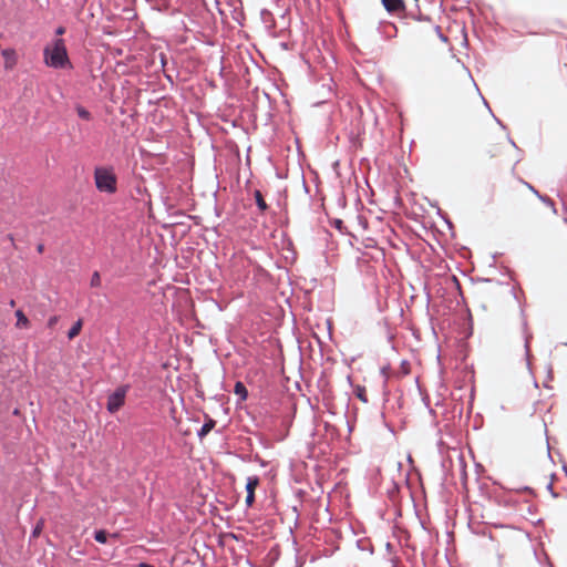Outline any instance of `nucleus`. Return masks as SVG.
<instances>
[{"instance_id":"nucleus-7","label":"nucleus","mask_w":567,"mask_h":567,"mask_svg":"<svg viewBox=\"0 0 567 567\" xmlns=\"http://www.w3.org/2000/svg\"><path fill=\"white\" fill-rule=\"evenodd\" d=\"M2 56L4 58V68L7 70H11L17 64V53L14 49H4L2 51Z\"/></svg>"},{"instance_id":"nucleus-9","label":"nucleus","mask_w":567,"mask_h":567,"mask_svg":"<svg viewBox=\"0 0 567 567\" xmlns=\"http://www.w3.org/2000/svg\"><path fill=\"white\" fill-rule=\"evenodd\" d=\"M216 425L215 420L207 417L206 422L198 432L200 439L205 437Z\"/></svg>"},{"instance_id":"nucleus-5","label":"nucleus","mask_w":567,"mask_h":567,"mask_svg":"<svg viewBox=\"0 0 567 567\" xmlns=\"http://www.w3.org/2000/svg\"><path fill=\"white\" fill-rule=\"evenodd\" d=\"M381 2L389 13L398 16L405 13L406 7L404 0H381Z\"/></svg>"},{"instance_id":"nucleus-10","label":"nucleus","mask_w":567,"mask_h":567,"mask_svg":"<svg viewBox=\"0 0 567 567\" xmlns=\"http://www.w3.org/2000/svg\"><path fill=\"white\" fill-rule=\"evenodd\" d=\"M234 393L239 396L241 401L247 399L248 392L245 384L240 381L236 382L234 388Z\"/></svg>"},{"instance_id":"nucleus-23","label":"nucleus","mask_w":567,"mask_h":567,"mask_svg":"<svg viewBox=\"0 0 567 567\" xmlns=\"http://www.w3.org/2000/svg\"><path fill=\"white\" fill-rule=\"evenodd\" d=\"M9 305H10L11 307H14V306H16V301H14L13 299H11V300H10V302H9Z\"/></svg>"},{"instance_id":"nucleus-11","label":"nucleus","mask_w":567,"mask_h":567,"mask_svg":"<svg viewBox=\"0 0 567 567\" xmlns=\"http://www.w3.org/2000/svg\"><path fill=\"white\" fill-rule=\"evenodd\" d=\"M254 197H255V200H256V204H257V206H258L259 210H260V212H262V213H264L265 210H267L268 205H267V203L265 202V199H264V196H262L261 192H260V190H258V189H256V190H255V193H254Z\"/></svg>"},{"instance_id":"nucleus-16","label":"nucleus","mask_w":567,"mask_h":567,"mask_svg":"<svg viewBox=\"0 0 567 567\" xmlns=\"http://www.w3.org/2000/svg\"><path fill=\"white\" fill-rule=\"evenodd\" d=\"M91 287H100L101 286V276L99 271H94L90 281Z\"/></svg>"},{"instance_id":"nucleus-4","label":"nucleus","mask_w":567,"mask_h":567,"mask_svg":"<svg viewBox=\"0 0 567 567\" xmlns=\"http://www.w3.org/2000/svg\"><path fill=\"white\" fill-rule=\"evenodd\" d=\"M484 155L489 161L497 159L501 162L505 157V144L498 141L488 143Z\"/></svg>"},{"instance_id":"nucleus-8","label":"nucleus","mask_w":567,"mask_h":567,"mask_svg":"<svg viewBox=\"0 0 567 567\" xmlns=\"http://www.w3.org/2000/svg\"><path fill=\"white\" fill-rule=\"evenodd\" d=\"M16 318H17V322H16V328L18 329H29L30 328V320L27 318V316L23 313L22 310H17L16 311Z\"/></svg>"},{"instance_id":"nucleus-3","label":"nucleus","mask_w":567,"mask_h":567,"mask_svg":"<svg viewBox=\"0 0 567 567\" xmlns=\"http://www.w3.org/2000/svg\"><path fill=\"white\" fill-rule=\"evenodd\" d=\"M125 396H126V388L125 386L117 388L107 398V404H106L107 411L110 413L117 412L124 405Z\"/></svg>"},{"instance_id":"nucleus-22","label":"nucleus","mask_w":567,"mask_h":567,"mask_svg":"<svg viewBox=\"0 0 567 567\" xmlns=\"http://www.w3.org/2000/svg\"><path fill=\"white\" fill-rule=\"evenodd\" d=\"M140 567H153V566H151L148 564H145V563H142V564H140Z\"/></svg>"},{"instance_id":"nucleus-12","label":"nucleus","mask_w":567,"mask_h":567,"mask_svg":"<svg viewBox=\"0 0 567 567\" xmlns=\"http://www.w3.org/2000/svg\"><path fill=\"white\" fill-rule=\"evenodd\" d=\"M355 396L363 403H368L369 400H368V395H367V390H365V386L363 385H360V384H357L354 386V390H353Z\"/></svg>"},{"instance_id":"nucleus-2","label":"nucleus","mask_w":567,"mask_h":567,"mask_svg":"<svg viewBox=\"0 0 567 567\" xmlns=\"http://www.w3.org/2000/svg\"><path fill=\"white\" fill-rule=\"evenodd\" d=\"M95 185L100 192L115 193L116 177L106 168H96L94 172Z\"/></svg>"},{"instance_id":"nucleus-24","label":"nucleus","mask_w":567,"mask_h":567,"mask_svg":"<svg viewBox=\"0 0 567 567\" xmlns=\"http://www.w3.org/2000/svg\"><path fill=\"white\" fill-rule=\"evenodd\" d=\"M40 532L39 527H37L33 532L34 535H37Z\"/></svg>"},{"instance_id":"nucleus-19","label":"nucleus","mask_w":567,"mask_h":567,"mask_svg":"<svg viewBox=\"0 0 567 567\" xmlns=\"http://www.w3.org/2000/svg\"><path fill=\"white\" fill-rule=\"evenodd\" d=\"M462 76L466 81V83H470V75L465 71H462Z\"/></svg>"},{"instance_id":"nucleus-13","label":"nucleus","mask_w":567,"mask_h":567,"mask_svg":"<svg viewBox=\"0 0 567 567\" xmlns=\"http://www.w3.org/2000/svg\"><path fill=\"white\" fill-rule=\"evenodd\" d=\"M82 326H83V322L81 319H79L73 326L72 328L69 330L68 332V337L69 339H74L76 336L80 334L81 330H82Z\"/></svg>"},{"instance_id":"nucleus-17","label":"nucleus","mask_w":567,"mask_h":567,"mask_svg":"<svg viewBox=\"0 0 567 567\" xmlns=\"http://www.w3.org/2000/svg\"><path fill=\"white\" fill-rule=\"evenodd\" d=\"M58 322V317L54 316V317H51L48 321V326L49 327H53L55 323Z\"/></svg>"},{"instance_id":"nucleus-21","label":"nucleus","mask_w":567,"mask_h":567,"mask_svg":"<svg viewBox=\"0 0 567 567\" xmlns=\"http://www.w3.org/2000/svg\"><path fill=\"white\" fill-rule=\"evenodd\" d=\"M37 250H38V252H40V254H41V252H43V250H44V246H43L42 244L38 245Z\"/></svg>"},{"instance_id":"nucleus-18","label":"nucleus","mask_w":567,"mask_h":567,"mask_svg":"<svg viewBox=\"0 0 567 567\" xmlns=\"http://www.w3.org/2000/svg\"><path fill=\"white\" fill-rule=\"evenodd\" d=\"M65 32V28L64 27H59L55 31L56 35H62L64 34Z\"/></svg>"},{"instance_id":"nucleus-15","label":"nucleus","mask_w":567,"mask_h":567,"mask_svg":"<svg viewBox=\"0 0 567 567\" xmlns=\"http://www.w3.org/2000/svg\"><path fill=\"white\" fill-rule=\"evenodd\" d=\"M76 113L83 120H86V121L91 120V113L86 109H84L83 106L79 105L76 107Z\"/></svg>"},{"instance_id":"nucleus-1","label":"nucleus","mask_w":567,"mask_h":567,"mask_svg":"<svg viewBox=\"0 0 567 567\" xmlns=\"http://www.w3.org/2000/svg\"><path fill=\"white\" fill-rule=\"evenodd\" d=\"M44 63L54 69L72 68L63 39H56L43 50Z\"/></svg>"},{"instance_id":"nucleus-6","label":"nucleus","mask_w":567,"mask_h":567,"mask_svg":"<svg viewBox=\"0 0 567 567\" xmlns=\"http://www.w3.org/2000/svg\"><path fill=\"white\" fill-rule=\"evenodd\" d=\"M259 477L258 476H249L247 478V484H246V491H247V496H246V505L248 507L252 506L254 502H255V491L256 488L259 486Z\"/></svg>"},{"instance_id":"nucleus-20","label":"nucleus","mask_w":567,"mask_h":567,"mask_svg":"<svg viewBox=\"0 0 567 567\" xmlns=\"http://www.w3.org/2000/svg\"><path fill=\"white\" fill-rule=\"evenodd\" d=\"M545 202L548 205V207H550L553 209V212L555 213L554 203L550 199H546Z\"/></svg>"},{"instance_id":"nucleus-14","label":"nucleus","mask_w":567,"mask_h":567,"mask_svg":"<svg viewBox=\"0 0 567 567\" xmlns=\"http://www.w3.org/2000/svg\"><path fill=\"white\" fill-rule=\"evenodd\" d=\"M94 538L96 542L105 544L107 540V533L104 529L96 530L94 534Z\"/></svg>"}]
</instances>
